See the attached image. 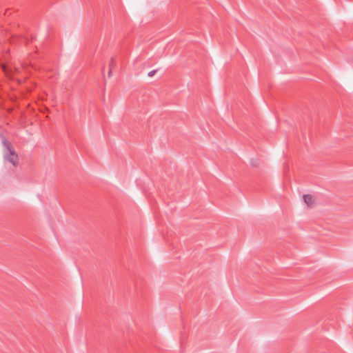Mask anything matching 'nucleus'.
<instances>
[{"instance_id":"2","label":"nucleus","mask_w":353,"mask_h":353,"mask_svg":"<svg viewBox=\"0 0 353 353\" xmlns=\"http://www.w3.org/2000/svg\"><path fill=\"white\" fill-rule=\"evenodd\" d=\"M303 201L307 205H312L314 203L313 198L311 194H304Z\"/></svg>"},{"instance_id":"5","label":"nucleus","mask_w":353,"mask_h":353,"mask_svg":"<svg viewBox=\"0 0 353 353\" xmlns=\"http://www.w3.org/2000/svg\"><path fill=\"white\" fill-rule=\"evenodd\" d=\"M111 74H112V68H110L109 72H108V77H110Z\"/></svg>"},{"instance_id":"6","label":"nucleus","mask_w":353,"mask_h":353,"mask_svg":"<svg viewBox=\"0 0 353 353\" xmlns=\"http://www.w3.org/2000/svg\"><path fill=\"white\" fill-rule=\"evenodd\" d=\"M113 63V59H111V63L110 65Z\"/></svg>"},{"instance_id":"1","label":"nucleus","mask_w":353,"mask_h":353,"mask_svg":"<svg viewBox=\"0 0 353 353\" xmlns=\"http://www.w3.org/2000/svg\"><path fill=\"white\" fill-rule=\"evenodd\" d=\"M2 143L3 145V158L6 161L10 162L16 167L19 163V157L10 141L3 137Z\"/></svg>"},{"instance_id":"4","label":"nucleus","mask_w":353,"mask_h":353,"mask_svg":"<svg viewBox=\"0 0 353 353\" xmlns=\"http://www.w3.org/2000/svg\"><path fill=\"white\" fill-rule=\"evenodd\" d=\"M157 72V70H153L148 72V76L152 77L154 75V74Z\"/></svg>"},{"instance_id":"3","label":"nucleus","mask_w":353,"mask_h":353,"mask_svg":"<svg viewBox=\"0 0 353 353\" xmlns=\"http://www.w3.org/2000/svg\"><path fill=\"white\" fill-rule=\"evenodd\" d=\"M1 68L4 72H6V73L8 72V67L6 66V65L2 64Z\"/></svg>"}]
</instances>
